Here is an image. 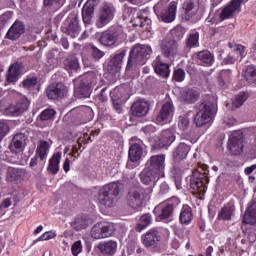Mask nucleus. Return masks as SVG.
Listing matches in <instances>:
<instances>
[{"instance_id":"1","label":"nucleus","mask_w":256,"mask_h":256,"mask_svg":"<svg viewBox=\"0 0 256 256\" xmlns=\"http://www.w3.org/2000/svg\"><path fill=\"white\" fill-rule=\"evenodd\" d=\"M217 113V105L210 100H204L198 105V112L194 117L196 127H203L213 121Z\"/></svg>"},{"instance_id":"2","label":"nucleus","mask_w":256,"mask_h":256,"mask_svg":"<svg viewBox=\"0 0 256 256\" xmlns=\"http://www.w3.org/2000/svg\"><path fill=\"white\" fill-rule=\"evenodd\" d=\"M153 53L151 46L137 44L130 51L126 69L129 70L133 66L141 67L147 63L149 56Z\"/></svg>"},{"instance_id":"3","label":"nucleus","mask_w":256,"mask_h":256,"mask_svg":"<svg viewBox=\"0 0 256 256\" xmlns=\"http://www.w3.org/2000/svg\"><path fill=\"white\" fill-rule=\"evenodd\" d=\"M119 184L116 182L103 186L98 192V201L104 207H115L119 197Z\"/></svg>"},{"instance_id":"4","label":"nucleus","mask_w":256,"mask_h":256,"mask_svg":"<svg viewBox=\"0 0 256 256\" xmlns=\"http://www.w3.org/2000/svg\"><path fill=\"white\" fill-rule=\"evenodd\" d=\"M179 205V198L172 197L168 202H164L155 207L154 213L159 221H171L173 210Z\"/></svg>"},{"instance_id":"5","label":"nucleus","mask_w":256,"mask_h":256,"mask_svg":"<svg viewBox=\"0 0 256 256\" xmlns=\"http://www.w3.org/2000/svg\"><path fill=\"white\" fill-rule=\"evenodd\" d=\"M145 197H147V190L142 186H134L128 193L127 203L131 209H141Z\"/></svg>"},{"instance_id":"6","label":"nucleus","mask_w":256,"mask_h":256,"mask_svg":"<svg viewBox=\"0 0 256 256\" xmlns=\"http://www.w3.org/2000/svg\"><path fill=\"white\" fill-rule=\"evenodd\" d=\"M115 13L116 9L113 3L104 2L99 9L96 26L101 29L102 27H105V25H109L112 19H114Z\"/></svg>"},{"instance_id":"7","label":"nucleus","mask_w":256,"mask_h":256,"mask_svg":"<svg viewBox=\"0 0 256 256\" xmlns=\"http://www.w3.org/2000/svg\"><path fill=\"white\" fill-rule=\"evenodd\" d=\"M115 233V224L111 222H99L91 229V237L93 239H107Z\"/></svg>"},{"instance_id":"8","label":"nucleus","mask_w":256,"mask_h":256,"mask_svg":"<svg viewBox=\"0 0 256 256\" xmlns=\"http://www.w3.org/2000/svg\"><path fill=\"white\" fill-rule=\"evenodd\" d=\"M128 17L131 18L133 27H149L151 19L144 15L145 11H139L137 8L129 7L126 9Z\"/></svg>"},{"instance_id":"9","label":"nucleus","mask_w":256,"mask_h":256,"mask_svg":"<svg viewBox=\"0 0 256 256\" xmlns=\"http://www.w3.org/2000/svg\"><path fill=\"white\" fill-rule=\"evenodd\" d=\"M228 149L232 155L243 153V132L236 130L232 132L228 139Z\"/></svg>"},{"instance_id":"10","label":"nucleus","mask_w":256,"mask_h":256,"mask_svg":"<svg viewBox=\"0 0 256 256\" xmlns=\"http://www.w3.org/2000/svg\"><path fill=\"white\" fill-rule=\"evenodd\" d=\"M205 182L209 183V178L205 175V173H201L199 170H195L192 173V177L190 180V188L195 193H199L200 195L205 193Z\"/></svg>"},{"instance_id":"11","label":"nucleus","mask_w":256,"mask_h":256,"mask_svg":"<svg viewBox=\"0 0 256 256\" xmlns=\"http://www.w3.org/2000/svg\"><path fill=\"white\" fill-rule=\"evenodd\" d=\"M112 96V106L116 113H123L122 103H125L129 99V93L125 92V88L119 87L115 88L111 92Z\"/></svg>"},{"instance_id":"12","label":"nucleus","mask_w":256,"mask_h":256,"mask_svg":"<svg viewBox=\"0 0 256 256\" xmlns=\"http://www.w3.org/2000/svg\"><path fill=\"white\" fill-rule=\"evenodd\" d=\"M161 53L163 57L173 61V58L179 53V43L175 39H165L161 44Z\"/></svg>"},{"instance_id":"13","label":"nucleus","mask_w":256,"mask_h":256,"mask_svg":"<svg viewBox=\"0 0 256 256\" xmlns=\"http://www.w3.org/2000/svg\"><path fill=\"white\" fill-rule=\"evenodd\" d=\"M68 92L69 89H67V86L63 82L49 85L46 89L48 99H63Z\"/></svg>"},{"instance_id":"14","label":"nucleus","mask_w":256,"mask_h":256,"mask_svg":"<svg viewBox=\"0 0 256 256\" xmlns=\"http://www.w3.org/2000/svg\"><path fill=\"white\" fill-rule=\"evenodd\" d=\"M117 39H119V30L112 26L102 33L100 43L105 47H113L117 43Z\"/></svg>"},{"instance_id":"15","label":"nucleus","mask_w":256,"mask_h":256,"mask_svg":"<svg viewBox=\"0 0 256 256\" xmlns=\"http://www.w3.org/2000/svg\"><path fill=\"white\" fill-rule=\"evenodd\" d=\"M29 109V100L27 98H23L19 100L16 104L10 105L5 109V114L10 117H19L21 113H25Z\"/></svg>"},{"instance_id":"16","label":"nucleus","mask_w":256,"mask_h":256,"mask_svg":"<svg viewBox=\"0 0 256 256\" xmlns=\"http://www.w3.org/2000/svg\"><path fill=\"white\" fill-rule=\"evenodd\" d=\"M25 34V24L22 21H15L6 33V39L9 41H17Z\"/></svg>"},{"instance_id":"17","label":"nucleus","mask_w":256,"mask_h":256,"mask_svg":"<svg viewBox=\"0 0 256 256\" xmlns=\"http://www.w3.org/2000/svg\"><path fill=\"white\" fill-rule=\"evenodd\" d=\"M67 23L68 26H63L62 31L72 39H75L79 35V31H81L79 28V18L76 15H71L68 17Z\"/></svg>"},{"instance_id":"18","label":"nucleus","mask_w":256,"mask_h":256,"mask_svg":"<svg viewBox=\"0 0 256 256\" xmlns=\"http://www.w3.org/2000/svg\"><path fill=\"white\" fill-rule=\"evenodd\" d=\"M97 3H99V0H88L82 8V19L86 26L93 23V14Z\"/></svg>"},{"instance_id":"19","label":"nucleus","mask_w":256,"mask_h":256,"mask_svg":"<svg viewBox=\"0 0 256 256\" xmlns=\"http://www.w3.org/2000/svg\"><path fill=\"white\" fill-rule=\"evenodd\" d=\"M165 169V155H154L149 159L148 170L160 175V173Z\"/></svg>"},{"instance_id":"20","label":"nucleus","mask_w":256,"mask_h":256,"mask_svg":"<svg viewBox=\"0 0 256 256\" xmlns=\"http://www.w3.org/2000/svg\"><path fill=\"white\" fill-rule=\"evenodd\" d=\"M241 3H243V0H232L230 4L221 11V21H225V19H231V17H233L237 11H240Z\"/></svg>"},{"instance_id":"21","label":"nucleus","mask_w":256,"mask_h":256,"mask_svg":"<svg viewBox=\"0 0 256 256\" xmlns=\"http://www.w3.org/2000/svg\"><path fill=\"white\" fill-rule=\"evenodd\" d=\"M161 241V236H159V231L152 229L142 236V243L144 247H158Z\"/></svg>"},{"instance_id":"22","label":"nucleus","mask_w":256,"mask_h":256,"mask_svg":"<svg viewBox=\"0 0 256 256\" xmlns=\"http://www.w3.org/2000/svg\"><path fill=\"white\" fill-rule=\"evenodd\" d=\"M189 151H191V145L181 142L174 148L172 157L174 161H184V159H187Z\"/></svg>"},{"instance_id":"23","label":"nucleus","mask_w":256,"mask_h":256,"mask_svg":"<svg viewBox=\"0 0 256 256\" xmlns=\"http://www.w3.org/2000/svg\"><path fill=\"white\" fill-rule=\"evenodd\" d=\"M126 53L127 52L125 50H121L111 58L109 62V71L110 73H112V75L115 73H119V71L121 70V67L123 65V59H125Z\"/></svg>"},{"instance_id":"24","label":"nucleus","mask_w":256,"mask_h":256,"mask_svg":"<svg viewBox=\"0 0 256 256\" xmlns=\"http://www.w3.org/2000/svg\"><path fill=\"white\" fill-rule=\"evenodd\" d=\"M174 109L175 107L173 106V102H165L156 117V121H158V123H163V121H169V119H171V116L173 115Z\"/></svg>"},{"instance_id":"25","label":"nucleus","mask_w":256,"mask_h":256,"mask_svg":"<svg viewBox=\"0 0 256 256\" xmlns=\"http://www.w3.org/2000/svg\"><path fill=\"white\" fill-rule=\"evenodd\" d=\"M131 111L134 117H145L149 113V102L138 100L132 104Z\"/></svg>"},{"instance_id":"26","label":"nucleus","mask_w":256,"mask_h":256,"mask_svg":"<svg viewBox=\"0 0 256 256\" xmlns=\"http://www.w3.org/2000/svg\"><path fill=\"white\" fill-rule=\"evenodd\" d=\"M159 174L152 172V170L146 169L140 174L141 183L153 189L155 183L159 181Z\"/></svg>"},{"instance_id":"27","label":"nucleus","mask_w":256,"mask_h":256,"mask_svg":"<svg viewBox=\"0 0 256 256\" xmlns=\"http://www.w3.org/2000/svg\"><path fill=\"white\" fill-rule=\"evenodd\" d=\"M25 175H27L25 169L13 168L11 166H8L6 181H9L10 183H21V181L25 179Z\"/></svg>"},{"instance_id":"28","label":"nucleus","mask_w":256,"mask_h":256,"mask_svg":"<svg viewBox=\"0 0 256 256\" xmlns=\"http://www.w3.org/2000/svg\"><path fill=\"white\" fill-rule=\"evenodd\" d=\"M152 66L154 67L155 73L160 75V77L167 78L171 74V70H169V64L161 61V56L156 57V59L152 62Z\"/></svg>"},{"instance_id":"29","label":"nucleus","mask_w":256,"mask_h":256,"mask_svg":"<svg viewBox=\"0 0 256 256\" xmlns=\"http://www.w3.org/2000/svg\"><path fill=\"white\" fill-rule=\"evenodd\" d=\"M25 141H27V136H25V134H16L9 145L10 151H12V153H20V151H23L25 148Z\"/></svg>"},{"instance_id":"30","label":"nucleus","mask_w":256,"mask_h":256,"mask_svg":"<svg viewBox=\"0 0 256 256\" xmlns=\"http://www.w3.org/2000/svg\"><path fill=\"white\" fill-rule=\"evenodd\" d=\"M177 15V2H171L168 8L164 9L160 13V17L164 23H173Z\"/></svg>"},{"instance_id":"31","label":"nucleus","mask_w":256,"mask_h":256,"mask_svg":"<svg viewBox=\"0 0 256 256\" xmlns=\"http://www.w3.org/2000/svg\"><path fill=\"white\" fill-rule=\"evenodd\" d=\"M21 69H23V64L19 62H16L9 67L6 74L8 83H15L19 80V77H21Z\"/></svg>"},{"instance_id":"32","label":"nucleus","mask_w":256,"mask_h":256,"mask_svg":"<svg viewBox=\"0 0 256 256\" xmlns=\"http://www.w3.org/2000/svg\"><path fill=\"white\" fill-rule=\"evenodd\" d=\"M98 250L101 255L113 256L114 253H117V242L113 240L101 242L98 244Z\"/></svg>"},{"instance_id":"33","label":"nucleus","mask_w":256,"mask_h":256,"mask_svg":"<svg viewBox=\"0 0 256 256\" xmlns=\"http://www.w3.org/2000/svg\"><path fill=\"white\" fill-rule=\"evenodd\" d=\"M128 157L132 163L141 161L143 157V146L139 143H133L129 148Z\"/></svg>"},{"instance_id":"34","label":"nucleus","mask_w":256,"mask_h":256,"mask_svg":"<svg viewBox=\"0 0 256 256\" xmlns=\"http://www.w3.org/2000/svg\"><path fill=\"white\" fill-rule=\"evenodd\" d=\"M197 59L198 63L204 67H211L215 63V56L208 50L198 52Z\"/></svg>"},{"instance_id":"35","label":"nucleus","mask_w":256,"mask_h":256,"mask_svg":"<svg viewBox=\"0 0 256 256\" xmlns=\"http://www.w3.org/2000/svg\"><path fill=\"white\" fill-rule=\"evenodd\" d=\"M243 223L246 225H255L256 223V202H252L243 217Z\"/></svg>"},{"instance_id":"36","label":"nucleus","mask_w":256,"mask_h":256,"mask_svg":"<svg viewBox=\"0 0 256 256\" xmlns=\"http://www.w3.org/2000/svg\"><path fill=\"white\" fill-rule=\"evenodd\" d=\"M59 163H61V152L54 154L49 160L48 171L52 175H57L59 172Z\"/></svg>"},{"instance_id":"37","label":"nucleus","mask_w":256,"mask_h":256,"mask_svg":"<svg viewBox=\"0 0 256 256\" xmlns=\"http://www.w3.org/2000/svg\"><path fill=\"white\" fill-rule=\"evenodd\" d=\"M64 69L70 73H77L79 71V60L75 56H70L64 60Z\"/></svg>"},{"instance_id":"38","label":"nucleus","mask_w":256,"mask_h":256,"mask_svg":"<svg viewBox=\"0 0 256 256\" xmlns=\"http://www.w3.org/2000/svg\"><path fill=\"white\" fill-rule=\"evenodd\" d=\"M191 221H193V211L191 210V207L188 205L183 206L180 212V223L189 225Z\"/></svg>"},{"instance_id":"39","label":"nucleus","mask_w":256,"mask_h":256,"mask_svg":"<svg viewBox=\"0 0 256 256\" xmlns=\"http://www.w3.org/2000/svg\"><path fill=\"white\" fill-rule=\"evenodd\" d=\"M182 99L185 103H196L199 99V93L197 90L189 88L182 93Z\"/></svg>"},{"instance_id":"40","label":"nucleus","mask_w":256,"mask_h":256,"mask_svg":"<svg viewBox=\"0 0 256 256\" xmlns=\"http://www.w3.org/2000/svg\"><path fill=\"white\" fill-rule=\"evenodd\" d=\"M233 211H235V206L231 204L224 206L218 214V219L220 221H230Z\"/></svg>"},{"instance_id":"41","label":"nucleus","mask_w":256,"mask_h":256,"mask_svg":"<svg viewBox=\"0 0 256 256\" xmlns=\"http://www.w3.org/2000/svg\"><path fill=\"white\" fill-rule=\"evenodd\" d=\"M97 83V78L93 72H88L87 74L80 77V84L82 87H91Z\"/></svg>"},{"instance_id":"42","label":"nucleus","mask_w":256,"mask_h":256,"mask_svg":"<svg viewBox=\"0 0 256 256\" xmlns=\"http://www.w3.org/2000/svg\"><path fill=\"white\" fill-rule=\"evenodd\" d=\"M175 141V134L171 130H164L161 134L160 143L162 147H168Z\"/></svg>"},{"instance_id":"43","label":"nucleus","mask_w":256,"mask_h":256,"mask_svg":"<svg viewBox=\"0 0 256 256\" xmlns=\"http://www.w3.org/2000/svg\"><path fill=\"white\" fill-rule=\"evenodd\" d=\"M183 9H185L186 15L189 17H193V15H197V11H199V6L193 2V0H187L184 5Z\"/></svg>"},{"instance_id":"44","label":"nucleus","mask_w":256,"mask_h":256,"mask_svg":"<svg viewBox=\"0 0 256 256\" xmlns=\"http://www.w3.org/2000/svg\"><path fill=\"white\" fill-rule=\"evenodd\" d=\"M48 151H49V142L42 141L40 142V145H38L36 149V155L39 156L41 161H44V159H47Z\"/></svg>"},{"instance_id":"45","label":"nucleus","mask_w":256,"mask_h":256,"mask_svg":"<svg viewBox=\"0 0 256 256\" xmlns=\"http://www.w3.org/2000/svg\"><path fill=\"white\" fill-rule=\"evenodd\" d=\"M249 96L245 92H240L238 95H236L232 101V109H239L242 105H244L245 101Z\"/></svg>"},{"instance_id":"46","label":"nucleus","mask_w":256,"mask_h":256,"mask_svg":"<svg viewBox=\"0 0 256 256\" xmlns=\"http://www.w3.org/2000/svg\"><path fill=\"white\" fill-rule=\"evenodd\" d=\"M151 221H153L151 214L142 215L140 218V223L137 224V226H136V231H138V233H141V231H143V229H145L146 227H149V225H151Z\"/></svg>"},{"instance_id":"47","label":"nucleus","mask_w":256,"mask_h":256,"mask_svg":"<svg viewBox=\"0 0 256 256\" xmlns=\"http://www.w3.org/2000/svg\"><path fill=\"white\" fill-rule=\"evenodd\" d=\"M228 47L232 49L233 53L236 55L234 56L236 59H243L245 57V46L241 44H234L229 42Z\"/></svg>"},{"instance_id":"48","label":"nucleus","mask_w":256,"mask_h":256,"mask_svg":"<svg viewBox=\"0 0 256 256\" xmlns=\"http://www.w3.org/2000/svg\"><path fill=\"white\" fill-rule=\"evenodd\" d=\"M219 85L221 87L231 82V70H222L218 75Z\"/></svg>"},{"instance_id":"49","label":"nucleus","mask_w":256,"mask_h":256,"mask_svg":"<svg viewBox=\"0 0 256 256\" xmlns=\"http://www.w3.org/2000/svg\"><path fill=\"white\" fill-rule=\"evenodd\" d=\"M75 93L77 97H80V99H87V97L91 96V88L79 84V86L76 88Z\"/></svg>"},{"instance_id":"50","label":"nucleus","mask_w":256,"mask_h":256,"mask_svg":"<svg viewBox=\"0 0 256 256\" xmlns=\"http://www.w3.org/2000/svg\"><path fill=\"white\" fill-rule=\"evenodd\" d=\"M198 46H199V33L195 32L190 34L186 40V47L191 49L193 47H198Z\"/></svg>"},{"instance_id":"51","label":"nucleus","mask_w":256,"mask_h":256,"mask_svg":"<svg viewBox=\"0 0 256 256\" xmlns=\"http://www.w3.org/2000/svg\"><path fill=\"white\" fill-rule=\"evenodd\" d=\"M245 79L248 83H255L256 81V67L254 65H250L246 69Z\"/></svg>"},{"instance_id":"52","label":"nucleus","mask_w":256,"mask_h":256,"mask_svg":"<svg viewBox=\"0 0 256 256\" xmlns=\"http://www.w3.org/2000/svg\"><path fill=\"white\" fill-rule=\"evenodd\" d=\"M89 221L83 217L76 218L74 221V229L81 231V229H87Z\"/></svg>"},{"instance_id":"53","label":"nucleus","mask_w":256,"mask_h":256,"mask_svg":"<svg viewBox=\"0 0 256 256\" xmlns=\"http://www.w3.org/2000/svg\"><path fill=\"white\" fill-rule=\"evenodd\" d=\"M11 131L9 127V122L6 120H0V141H3V138Z\"/></svg>"},{"instance_id":"54","label":"nucleus","mask_w":256,"mask_h":256,"mask_svg":"<svg viewBox=\"0 0 256 256\" xmlns=\"http://www.w3.org/2000/svg\"><path fill=\"white\" fill-rule=\"evenodd\" d=\"M38 80L37 77H31V78H27L22 82V87H24V89H35V87L37 86Z\"/></svg>"},{"instance_id":"55","label":"nucleus","mask_w":256,"mask_h":256,"mask_svg":"<svg viewBox=\"0 0 256 256\" xmlns=\"http://www.w3.org/2000/svg\"><path fill=\"white\" fill-rule=\"evenodd\" d=\"M55 110L53 109H45L40 114V121H50L55 117Z\"/></svg>"},{"instance_id":"56","label":"nucleus","mask_w":256,"mask_h":256,"mask_svg":"<svg viewBox=\"0 0 256 256\" xmlns=\"http://www.w3.org/2000/svg\"><path fill=\"white\" fill-rule=\"evenodd\" d=\"M11 12H6L0 16V31H3L7 27L9 21H11Z\"/></svg>"},{"instance_id":"57","label":"nucleus","mask_w":256,"mask_h":256,"mask_svg":"<svg viewBox=\"0 0 256 256\" xmlns=\"http://www.w3.org/2000/svg\"><path fill=\"white\" fill-rule=\"evenodd\" d=\"M189 117L187 116H180L178 118V127L181 131H187V129H189Z\"/></svg>"},{"instance_id":"58","label":"nucleus","mask_w":256,"mask_h":256,"mask_svg":"<svg viewBox=\"0 0 256 256\" xmlns=\"http://www.w3.org/2000/svg\"><path fill=\"white\" fill-rule=\"evenodd\" d=\"M173 79H174V81H177V83H181V82L185 81V70H183L181 68L174 70Z\"/></svg>"},{"instance_id":"59","label":"nucleus","mask_w":256,"mask_h":256,"mask_svg":"<svg viewBox=\"0 0 256 256\" xmlns=\"http://www.w3.org/2000/svg\"><path fill=\"white\" fill-rule=\"evenodd\" d=\"M171 35H173V37L176 39H183V35H185V28L182 26H176L171 30Z\"/></svg>"},{"instance_id":"60","label":"nucleus","mask_w":256,"mask_h":256,"mask_svg":"<svg viewBox=\"0 0 256 256\" xmlns=\"http://www.w3.org/2000/svg\"><path fill=\"white\" fill-rule=\"evenodd\" d=\"M91 50H92V57L97 61H99V59H101L105 55V52L99 50V48L95 46H92Z\"/></svg>"},{"instance_id":"61","label":"nucleus","mask_w":256,"mask_h":256,"mask_svg":"<svg viewBox=\"0 0 256 256\" xmlns=\"http://www.w3.org/2000/svg\"><path fill=\"white\" fill-rule=\"evenodd\" d=\"M56 236L57 234H55V232H45L37 239V241H49V239H55Z\"/></svg>"},{"instance_id":"62","label":"nucleus","mask_w":256,"mask_h":256,"mask_svg":"<svg viewBox=\"0 0 256 256\" xmlns=\"http://www.w3.org/2000/svg\"><path fill=\"white\" fill-rule=\"evenodd\" d=\"M83 247L81 246V241H77L72 245L71 251L72 255L77 256L81 253Z\"/></svg>"},{"instance_id":"63","label":"nucleus","mask_w":256,"mask_h":256,"mask_svg":"<svg viewBox=\"0 0 256 256\" xmlns=\"http://www.w3.org/2000/svg\"><path fill=\"white\" fill-rule=\"evenodd\" d=\"M237 61V58L231 54H229L224 60L223 63L224 65H233Z\"/></svg>"},{"instance_id":"64","label":"nucleus","mask_w":256,"mask_h":256,"mask_svg":"<svg viewBox=\"0 0 256 256\" xmlns=\"http://www.w3.org/2000/svg\"><path fill=\"white\" fill-rule=\"evenodd\" d=\"M106 90L107 88H103L99 93V95L97 96L98 100L102 101V103H105V101H107V94L105 93Z\"/></svg>"}]
</instances>
